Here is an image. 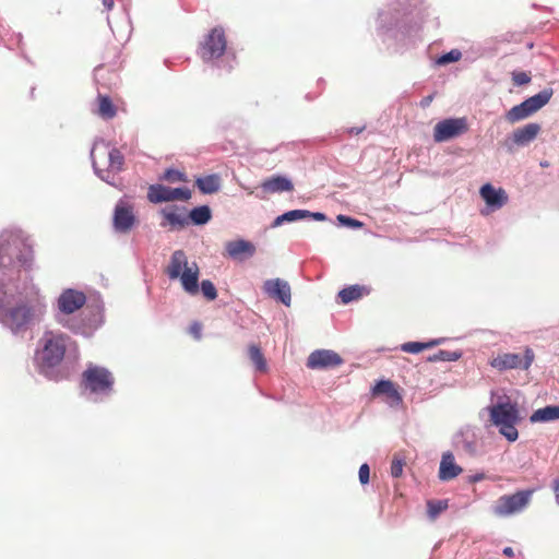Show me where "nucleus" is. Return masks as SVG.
Instances as JSON below:
<instances>
[{
    "label": "nucleus",
    "mask_w": 559,
    "mask_h": 559,
    "mask_svg": "<svg viewBox=\"0 0 559 559\" xmlns=\"http://www.w3.org/2000/svg\"><path fill=\"white\" fill-rule=\"evenodd\" d=\"M512 81L516 86L525 85L531 82V75L526 72L514 71L512 72Z\"/></svg>",
    "instance_id": "obj_40"
},
{
    "label": "nucleus",
    "mask_w": 559,
    "mask_h": 559,
    "mask_svg": "<svg viewBox=\"0 0 559 559\" xmlns=\"http://www.w3.org/2000/svg\"><path fill=\"white\" fill-rule=\"evenodd\" d=\"M365 287L359 285H352L338 293V297L342 304H349L354 300H358L362 297Z\"/></svg>",
    "instance_id": "obj_29"
},
{
    "label": "nucleus",
    "mask_w": 559,
    "mask_h": 559,
    "mask_svg": "<svg viewBox=\"0 0 559 559\" xmlns=\"http://www.w3.org/2000/svg\"><path fill=\"white\" fill-rule=\"evenodd\" d=\"M162 180L168 181V182H187V176L185 173H181L179 170L169 168L166 169L163 176L160 177Z\"/></svg>",
    "instance_id": "obj_36"
},
{
    "label": "nucleus",
    "mask_w": 559,
    "mask_h": 559,
    "mask_svg": "<svg viewBox=\"0 0 559 559\" xmlns=\"http://www.w3.org/2000/svg\"><path fill=\"white\" fill-rule=\"evenodd\" d=\"M448 509L447 500H428L427 501V513L431 520L437 519V516Z\"/></svg>",
    "instance_id": "obj_34"
},
{
    "label": "nucleus",
    "mask_w": 559,
    "mask_h": 559,
    "mask_svg": "<svg viewBox=\"0 0 559 559\" xmlns=\"http://www.w3.org/2000/svg\"><path fill=\"white\" fill-rule=\"evenodd\" d=\"M201 292L203 296L210 301L216 299L217 297L216 287L210 280H204L201 282Z\"/></svg>",
    "instance_id": "obj_37"
},
{
    "label": "nucleus",
    "mask_w": 559,
    "mask_h": 559,
    "mask_svg": "<svg viewBox=\"0 0 559 559\" xmlns=\"http://www.w3.org/2000/svg\"><path fill=\"white\" fill-rule=\"evenodd\" d=\"M534 490H520L513 495L501 496L493 507L498 516H509L523 511L530 503Z\"/></svg>",
    "instance_id": "obj_6"
},
{
    "label": "nucleus",
    "mask_w": 559,
    "mask_h": 559,
    "mask_svg": "<svg viewBox=\"0 0 559 559\" xmlns=\"http://www.w3.org/2000/svg\"><path fill=\"white\" fill-rule=\"evenodd\" d=\"M461 56H462V53L459 50L454 49V50H451L450 52L441 56L438 59V63L439 64H448L451 62H455L461 59Z\"/></svg>",
    "instance_id": "obj_39"
},
{
    "label": "nucleus",
    "mask_w": 559,
    "mask_h": 559,
    "mask_svg": "<svg viewBox=\"0 0 559 559\" xmlns=\"http://www.w3.org/2000/svg\"><path fill=\"white\" fill-rule=\"evenodd\" d=\"M462 472V467L455 464L454 455L451 452L443 453L439 467V478L448 481L457 477Z\"/></svg>",
    "instance_id": "obj_18"
},
{
    "label": "nucleus",
    "mask_w": 559,
    "mask_h": 559,
    "mask_svg": "<svg viewBox=\"0 0 559 559\" xmlns=\"http://www.w3.org/2000/svg\"><path fill=\"white\" fill-rule=\"evenodd\" d=\"M80 384L84 392L96 397H104L114 392L115 377L109 369L88 364L82 372Z\"/></svg>",
    "instance_id": "obj_2"
},
{
    "label": "nucleus",
    "mask_w": 559,
    "mask_h": 559,
    "mask_svg": "<svg viewBox=\"0 0 559 559\" xmlns=\"http://www.w3.org/2000/svg\"><path fill=\"white\" fill-rule=\"evenodd\" d=\"M461 356H462V354L459 352H450V350L440 349L438 353L430 355L427 358V360L430 362L455 361V360L460 359Z\"/></svg>",
    "instance_id": "obj_33"
},
{
    "label": "nucleus",
    "mask_w": 559,
    "mask_h": 559,
    "mask_svg": "<svg viewBox=\"0 0 559 559\" xmlns=\"http://www.w3.org/2000/svg\"><path fill=\"white\" fill-rule=\"evenodd\" d=\"M195 186L204 194L215 193L221 188V177L217 174L198 177L195 179Z\"/></svg>",
    "instance_id": "obj_24"
},
{
    "label": "nucleus",
    "mask_w": 559,
    "mask_h": 559,
    "mask_svg": "<svg viewBox=\"0 0 559 559\" xmlns=\"http://www.w3.org/2000/svg\"><path fill=\"white\" fill-rule=\"evenodd\" d=\"M468 131V123L465 117L449 118L439 121L433 128V140L437 143L445 142L457 138Z\"/></svg>",
    "instance_id": "obj_7"
},
{
    "label": "nucleus",
    "mask_w": 559,
    "mask_h": 559,
    "mask_svg": "<svg viewBox=\"0 0 559 559\" xmlns=\"http://www.w3.org/2000/svg\"><path fill=\"white\" fill-rule=\"evenodd\" d=\"M199 274L200 270L197 263H192L182 274L178 277L181 282L182 288L189 295H197L199 293Z\"/></svg>",
    "instance_id": "obj_17"
},
{
    "label": "nucleus",
    "mask_w": 559,
    "mask_h": 559,
    "mask_svg": "<svg viewBox=\"0 0 559 559\" xmlns=\"http://www.w3.org/2000/svg\"><path fill=\"white\" fill-rule=\"evenodd\" d=\"M226 37L222 27H214L205 37L200 48V56L204 61L222 57L226 50Z\"/></svg>",
    "instance_id": "obj_8"
},
{
    "label": "nucleus",
    "mask_w": 559,
    "mask_h": 559,
    "mask_svg": "<svg viewBox=\"0 0 559 559\" xmlns=\"http://www.w3.org/2000/svg\"><path fill=\"white\" fill-rule=\"evenodd\" d=\"M261 188L269 193L292 191L294 186L292 181L283 176H273L264 180Z\"/></svg>",
    "instance_id": "obj_23"
},
{
    "label": "nucleus",
    "mask_w": 559,
    "mask_h": 559,
    "mask_svg": "<svg viewBox=\"0 0 559 559\" xmlns=\"http://www.w3.org/2000/svg\"><path fill=\"white\" fill-rule=\"evenodd\" d=\"M263 290L271 298L280 300L285 306H290L292 292L286 281L281 278L267 280L263 284Z\"/></svg>",
    "instance_id": "obj_14"
},
{
    "label": "nucleus",
    "mask_w": 559,
    "mask_h": 559,
    "mask_svg": "<svg viewBox=\"0 0 559 559\" xmlns=\"http://www.w3.org/2000/svg\"><path fill=\"white\" fill-rule=\"evenodd\" d=\"M531 423H548L559 420V405H547L536 409L530 417Z\"/></svg>",
    "instance_id": "obj_25"
},
{
    "label": "nucleus",
    "mask_w": 559,
    "mask_h": 559,
    "mask_svg": "<svg viewBox=\"0 0 559 559\" xmlns=\"http://www.w3.org/2000/svg\"><path fill=\"white\" fill-rule=\"evenodd\" d=\"M86 302L84 293L75 289H66L58 298V309L64 314H71L81 309Z\"/></svg>",
    "instance_id": "obj_13"
},
{
    "label": "nucleus",
    "mask_w": 559,
    "mask_h": 559,
    "mask_svg": "<svg viewBox=\"0 0 559 559\" xmlns=\"http://www.w3.org/2000/svg\"><path fill=\"white\" fill-rule=\"evenodd\" d=\"M534 358V352L527 347L523 357L520 354L513 353L499 354L491 359L490 366L500 371L516 368L527 370L533 364Z\"/></svg>",
    "instance_id": "obj_9"
},
{
    "label": "nucleus",
    "mask_w": 559,
    "mask_h": 559,
    "mask_svg": "<svg viewBox=\"0 0 559 559\" xmlns=\"http://www.w3.org/2000/svg\"><path fill=\"white\" fill-rule=\"evenodd\" d=\"M225 248L230 258L239 260L252 257L255 252V247L250 241L242 239L228 241Z\"/></svg>",
    "instance_id": "obj_19"
},
{
    "label": "nucleus",
    "mask_w": 559,
    "mask_h": 559,
    "mask_svg": "<svg viewBox=\"0 0 559 559\" xmlns=\"http://www.w3.org/2000/svg\"><path fill=\"white\" fill-rule=\"evenodd\" d=\"M337 219L349 227H360L362 225L360 222L344 215H338Z\"/></svg>",
    "instance_id": "obj_44"
},
{
    "label": "nucleus",
    "mask_w": 559,
    "mask_h": 559,
    "mask_svg": "<svg viewBox=\"0 0 559 559\" xmlns=\"http://www.w3.org/2000/svg\"><path fill=\"white\" fill-rule=\"evenodd\" d=\"M490 421L499 427V432L510 442L519 438L516 424L520 421V414L516 403L503 402L492 405L489 408Z\"/></svg>",
    "instance_id": "obj_3"
},
{
    "label": "nucleus",
    "mask_w": 559,
    "mask_h": 559,
    "mask_svg": "<svg viewBox=\"0 0 559 559\" xmlns=\"http://www.w3.org/2000/svg\"><path fill=\"white\" fill-rule=\"evenodd\" d=\"M248 354L250 360L254 364L255 369L260 372H265L267 370L266 359L261 352V348L257 345H250L248 348Z\"/></svg>",
    "instance_id": "obj_30"
},
{
    "label": "nucleus",
    "mask_w": 559,
    "mask_h": 559,
    "mask_svg": "<svg viewBox=\"0 0 559 559\" xmlns=\"http://www.w3.org/2000/svg\"><path fill=\"white\" fill-rule=\"evenodd\" d=\"M305 218H313L314 221L323 222L326 219V215L320 212H310L308 210H292L277 216L272 226L277 227L283 223H292Z\"/></svg>",
    "instance_id": "obj_16"
},
{
    "label": "nucleus",
    "mask_w": 559,
    "mask_h": 559,
    "mask_svg": "<svg viewBox=\"0 0 559 559\" xmlns=\"http://www.w3.org/2000/svg\"><path fill=\"white\" fill-rule=\"evenodd\" d=\"M374 394H386L390 397H399V393L394 384L389 380L379 381L373 388Z\"/></svg>",
    "instance_id": "obj_35"
},
{
    "label": "nucleus",
    "mask_w": 559,
    "mask_h": 559,
    "mask_svg": "<svg viewBox=\"0 0 559 559\" xmlns=\"http://www.w3.org/2000/svg\"><path fill=\"white\" fill-rule=\"evenodd\" d=\"M188 266L189 263L186 253L182 250H176L171 254L165 272L170 280H177Z\"/></svg>",
    "instance_id": "obj_20"
},
{
    "label": "nucleus",
    "mask_w": 559,
    "mask_h": 559,
    "mask_svg": "<svg viewBox=\"0 0 559 559\" xmlns=\"http://www.w3.org/2000/svg\"><path fill=\"white\" fill-rule=\"evenodd\" d=\"M70 341L64 333L46 331L39 341L40 347L36 354L39 367L46 370L59 366L64 358Z\"/></svg>",
    "instance_id": "obj_1"
},
{
    "label": "nucleus",
    "mask_w": 559,
    "mask_h": 559,
    "mask_svg": "<svg viewBox=\"0 0 559 559\" xmlns=\"http://www.w3.org/2000/svg\"><path fill=\"white\" fill-rule=\"evenodd\" d=\"M552 490H554L556 502L559 504V477L554 480Z\"/></svg>",
    "instance_id": "obj_45"
},
{
    "label": "nucleus",
    "mask_w": 559,
    "mask_h": 559,
    "mask_svg": "<svg viewBox=\"0 0 559 559\" xmlns=\"http://www.w3.org/2000/svg\"><path fill=\"white\" fill-rule=\"evenodd\" d=\"M431 102H432V96H431V95H429V96L425 97V98L421 100V103H420V104H421V106H423V107H427V106H429V104H430Z\"/></svg>",
    "instance_id": "obj_48"
},
{
    "label": "nucleus",
    "mask_w": 559,
    "mask_h": 559,
    "mask_svg": "<svg viewBox=\"0 0 559 559\" xmlns=\"http://www.w3.org/2000/svg\"><path fill=\"white\" fill-rule=\"evenodd\" d=\"M162 215L165 219L162 226L169 225L173 229H181L189 225L188 217L179 212L177 207L164 209L162 210Z\"/></svg>",
    "instance_id": "obj_22"
},
{
    "label": "nucleus",
    "mask_w": 559,
    "mask_h": 559,
    "mask_svg": "<svg viewBox=\"0 0 559 559\" xmlns=\"http://www.w3.org/2000/svg\"><path fill=\"white\" fill-rule=\"evenodd\" d=\"M191 198L188 188H170L163 185H151L147 191V199L152 203L170 201H187Z\"/></svg>",
    "instance_id": "obj_10"
},
{
    "label": "nucleus",
    "mask_w": 559,
    "mask_h": 559,
    "mask_svg": "<svg viewBox=\"0 0 559 559\" xmlns=\"http://www.w3.org/2000/svg\"><path fill=\"white\" fill-rule=\"evenodd\" d=\"M33 259L32 248L16 236L10 235L0 242V267L14 265L28 269Z\"/></svg>",
    "instance_id": "obj_4"
},
{
    "label": "nucleus",
    "mask_w": 559,
    "mask_h": 559,
    "mask_svg": "<svg viewBox=\"0 0 559 559\" xmlns=\"http://www.w3.org/2000/svg\"><path fill=\"white\" fill-rule=\"evenodd\" d=\"M343 364L342 357L331 349H317L312 352L307 359L309 369L335 368Z\"/></svg>",
    "instance_id": "obj_11"
},
{
    "label": "nucleus",
    "mask_w": 559,
    "mask_h": 559,
    "mask_svg": "<svg viewBox=\"0 0 559 559\" xmlns=\"http://www.w3.org/2000/svg\"><path fill=\"white\" fill-rule=\"evenodd\" d=\"M404 461L402 459H399L396 456L393 457L391 463V475L395 478H399L403 474V467H404Z\"/></svg>",
    "instance_id": "obj_41"
},
{
    "label": "nucleus",
    "mask_w": 559,
    "mask_h": 559,
    "mask_svg": "<svg viewBox=\"0 0 559 559\" xmlns=\"http://www.w3.org/2000/svg\"><path fill=\"white\" fill-rule=\"evenodd\" d=\"M114 228L119 233H128L136 222L133 206L120 201L114 212Z\"/></svg>",
    "instance_id": "obj_12"
},
{
    "label": "nucleus",
    "mask_w": 559,
    "mask_h": 559,
    "mask_svg": "<svg viewBox=\"0 0 559 559\" xmlns=\"http://www.w3.org/2000/svg\"><path fill=\"white\" fill-rule=\"evenodd\" d=\"M552 93H554L552 88H545V90L540 91L538 94H536L532 97H528L523 103L525 104V106L528 108V110L533 115L534 112L539 110L542 107H544L550 100Z\"/></svg>",
    "instance_id": "obj_26"
},
{
    "label": "nucleus",
    "mask_w": 559,
    "mask_h": 559,
    "mask_svg": "<svg viewBox=\"0 0 559 559\" xmlns=\"http://www.w3.org/2000/svg\"><path fill=\"white\" fill-rule=\"evenodd\" d=\"M98 102V115L104 119H112L116 114L117 109L116 106L112 104L109 96L106 95H98L97 97Z\"/></svg>",
    "instance_id": "obj_27"
},
{
    "label": "nucleus",
    "mask_w": 559,
    "mask_h": 559,
    "mask_svg": "<svg viewBox=\"0 0 559 559\" xmlns=\"http://www.w3.org/2000/svg\"><path fill=\"white\" fill-rule=\"evenodd\" d=\"M440 344V340H432L429 342H407L401 345V349L409 354H418L424 349L432 348Z\"/></svg>",
    "instance_id": "obj_31"
},
{
    "label": "nucleus",
    "mask_w": 559,
    "mask_h": 559,
    "mask_svg": "<svg viewBox=\"0 0 559 559\" xmlns=\"http://www.w3.org/2000/svg\"><path fill=\"white\" fill-rule=\"evenodd\" d=\"M124 158L121 152L117 148H112L109 152V166L115 170H120L122 168Z\"/></svg>",
    "instance_id": "obj_38"
},
{
    "label": "nucleus",
    "mask_w": 559,
    "mask_h": 559,
    "mask_svg": "<svg viewBox=\"0 0 559 559\" xmlns=\"http://www.w3.org/2000/svg\"><path fill=\"white\" fill-rule=\"evenodd\" d=\"M43 316L40 306H31L28 304H21L15 307L9 308L3 317L2 323L8 326L14 334L27 330L31 323Z\"/></svg>",
    "instance_id": "obj_5"
},
{
    "label": "nucleus",
    "mask_w": 559,
    "mask_h": 559,
    "mask_svg": "<svg viewBox=\"0 0 559 559\" xmlns=\"http://www.w3.org/2000/svg\"><path fill=\"white\" fill-rule=\"evenodd\" d=\"M480 197L492 210L501 209L508 202V194L502 188L496 189L490 183H485L479 190Z\"/></svg>",
    "instance_id": "obj_15"
},
{
    "label": "nucleus",
    "mask_w": 559,
    "mask_h": 559,
    "mask_svg": "<svg viewBox=\"0 0 559 559\" xmlns=\"http://www.w3.org/2000/svg\"><path fill=\"white\" fill-rule=\"evenodd\" d=\"M189 332L195 340H200L202 336V324L199 322L192 323L189 328Z\"/></svg>",
    "instance_id": "obj_43"
},
{
    "label": "nucleus",
    "mask_w": 559,
    "mask_h": 559,
    "mask_svg": "<svg viewBox=\"0 0 559 559\" xmlns=\"http://www.w3.org/2000/svg\"><path fill=\"white\" fill-rule=\"evenodd\" d=\"M484 478H485V475L483 473H479V474L471 476L469 481L477 483V481L483 480Z\"/></svg>",
    "instance_id": "obj_46"
},
{
    "label": "nucleus",
    "mask_w": 559,
    "mask_h": 559,
    "mask_svg": "<svg viewBox=\"0 0 559 559\" xmlns=\"http://www.w3.org/2000/svg\"><path fill=\"white\" fill-rule=\"evenodd\" d=\"M358 475H359V480L362 485L365 484H368L369 481V476H370V468H369V465L368 464H362L360 467H359V472H358Z\"/></svg>",
    "instance_id": "obj_42"
},
{
    "label": "nucleus",
    "mask_w": 559,
    "mask_h": 559,
    "mask_svg": "<svg viewBox=\"0 0 559 559\" xmlns=\"http://www.w3.org/2000/svg\"><path fill=\"white\" fill-rule=\"evenodd\" d=\"M532 112L528 110V108L525 106V104L522 102L520 105H516L512 107L507 114L506 119L510 123H515L518 121H521L523 119H526L530 117Z\"/></svg>",
    "instance_id": "obj_32"
},
{
    "label": "nucleus",
    "mask_w": 559,
    "mask_h": 559,
    "mask_svg": "<svg viewBox=\"0 0 559 559\" xmlns=\"http://www.w3.org/2000/svg\"><path fill=\"white\" fill-rule=\"evenodd\" d=\"M103 4L107 10H111L114 8V0H103Z\"/></svg>",
    "instance_id": "obj_47"
},
{
    "label": "nucleus",
    "mask_w": 559,
    "mask_h": 559,
    "mask_svg": "<svg viewBox=\"0 0 559 559\" xmlns=\"http://www.w3.org/2000/svg\"><path fill=\"white\" fill-rule=\"evenodd\" d=\"M539 132L540 126L538 123H527L513 132L512 140L516 145L523 146L532 142Z\"/></svg>",
    "instance_id": "obj_21"
},
{
    "label": "nucleus",
    "mask_w": 559,
    "mask_h": 559,
    "mask_svg": "<svg viewBox=\"0 0 559 559\" xmlns=\"http://www.w3.org/2000/svg\"><path fill=\"white\" fill-rule=\"evenodd\" d=\"M503 555H506L507 557H513L514 556V551L511 547H506L503 549Z\"/></svg>",
    "instance_id": "obj_49"
},
{
    "label": "nucleus",
    "mask_w": 559,
    "mask_h": 559,
    "mask_svg": "<svg viewBox=\"0 0 559 559\" xmlns=\"http://www.w3.org/2000/svg\"><path fill=\"white\" fill-rule=\"evenodd\" d=\"M212 217L211 209L207 205L194 207L190 211L188 219L194 225H204Z\"/></svg>",
    "instance_id": "obj_28"
}]
</instances>
